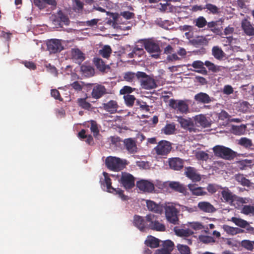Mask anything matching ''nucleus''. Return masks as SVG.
I'll use <instances>...</instances> for the list:
<instances>
[{
  "label": "nucleus",
  "instance_id": "nucleus-33",
  "mask_svg": "<svg viewBox=\"0 0 254 254\" xmlns=\"http://www.w3.org/2000/svg\"><path fill=\"white\" fill-rule=\"evenodd\" d=\"M223 229L228 234L232 236L245 232L243 229L237 227H231L227 225H224L223 226Z\"/></svg>",
  "mask_w": 254,
  "mask_h": 254
},
{
  "label": "nucleus",
  "instance_id": "nucleus-17",
  "mask_svg": "<svg viewBox=\"0 0 254 254\" xmlns=\"http://www.w3.org/2000/svg\"><path fill=\"white\" fill-rule=\"evenodd\" d=\"M199 211L205 213H211L216 211V209L210 202L207 201H200L197 204Z\"/></svg>",
  "mask_w": 254,
  "mask_h": 254
},
{
  "label": "nucleus",
  "instance_id": "nucleus-44",
  "mask_svg": "<svg viewBox=\"0 0 254 254\" xmlns=\"http://www.w3.org/2000/svg\"><path fill=\"white\" fill-rule=\"evenodd\" d=\"M78 106L85 110H89L91 105L86 101V98H78L77 100Z\"/></svg>",
  "mask_w": 254,
  "mask_h": 254
},
{
  "label": "nucleus",
  "instance_id": "nucleus-29",
  "mask_svg": "<svg viewBox=\"0 0 254 254\" xmlns=\"http://www.w3.org/2000/svg\"><path fill=\"white\" fill-rule=\"evenodd\" d=\"M204 65V63L201 61H195L191 64H188L189 66L191 65L194 68L198 69L195 70L196 72L203 75H207L208 72Z\"/></svg>",
  "mask_w": 254,
  "mask_h": 254
},
{
  "label": "nucleus",
  "instance_id": "nucleus-32",
  "mask_svg": "<svg viewBox=\"0 0 254 254\" xmlns=\"http://www.w3.org/2000/svg\"><path fill=\"white\" fill-rule=\"evenodd\" d=\"M123 17L121 14L112 12V26L114 28L121 29L119 25L126 24V21L123 20Z\"/></svg>",
  "mask_w": 254,
  "mask_h": 254
},
{
  "label": "nucleus",
  "instance_id": "nucleus-57",
  "mask_svg": "<svg viewBox=\"0 0 254 254\" xmlns=\"http://www.w3.org/2000/svg\"><path fill=\"white\" fill-rule=\"evenodd\" d=\"M195 156L197 159L202 161H206L209 158V155L203 151L197 152Z\"/></svg>",
  "mask_w": 254,
  "mask_h": 254
},
{
  "label": "nucleus",
  "instance_id": "nucleus-62",
  "mask_svg": "<svg viewBox=\"0 0 254 254\" xmlns=\"http://www.w3.org/2000/svg\"><path fill=\"white\" fill-rule=\"evenodd\" d=\"M11 35L12 34L10 32H5L2 31L0 33V38L4 41L8 43L10 40Z\"/></svg>",
  "mask_w": 254,
  "mask_h": 254
},
{
  "label": "nucleus",
  "instance_id": "nucleus-18",
  "mask_svg": "<svg viewBox=\"0 0 254 254\" xmlns=\"http://www.w3.org/2000/svg\"><path fill=\"white\" fill-rule=\"evenodd\" d=\"M133 224L139 230L144 231L146 229V218L135 215L133 217Z\"/></svg>",
  "mask_w": 254,
  "mask_h": 254
},
{
  "label": "nucleus",
  "instance_id": "nucleus-41",
  "mask_svg": "<svg viewBox=\"0 0 254 254\" xmlns=\"http://www.w3.org/2000/svg\"><path fill=\"white\" fill-rule=\"evenodd\" d=\"M204 65L207 67L208 70L213 72H217L221 70L220 66L214 64L209 61L204 62Z\"/></svg>",
  "mask_w": 254,
  "mask_h": 254
},
{
  "label": "nucleus",
  "instance_id": "nucleus-54",
  "mask_svg": "<svg viewBox=\"0 0 254 254\" xmlns=\"http://www.w3.org/2000/svg\"><path fill=\"white\" fill-rule=\"evenodd\" d=\"M112 193L118 195L123 200H127V196L124 194V191L121 189H116L112 187Z\"/></svg>",
  "mask_w": 254,
  "mask_h": 254
},
{
  "label": "nucleus",
  "instance_id": "nucleus-50",
  "mask_svg": "<svg viewBox=\"0 0 254 254\" xmlns=\"http://www.w3.org/2000/svg\"><path fill=\"white\" fill-rule=\"evenodd\" d=\"M204 8L209 11L210 13L213 14H216L219 12V8L216 5L211 3H207L205 6Z\"/></svg>",
  "mask_w": 254,
  "mask_h": 254
},
{
  "label": "nucleus",
  "instance_id": "nucleus-19",
  "mask_svg": "<svg viewBox=\"0 0 254 254\" xmlns=\"http://www.w3.org/2000/svg\"><path fill=\"white\" fill-rule=\"evenodd\" d=\"M169 165L171 169L174 170H180L184 167V161L183 159L174 157L169 159Z\"/></svg>",
  "mask_w": 254,
  "mask_h": 254
},
{
  "label": "nucleus",
  "instance_id": "nucleus-3",
  "mask_svg": "<svg viewBox=\"0 0 254 254\" xmlns=\"http://www.w3.org/2000/svg\"><path fill=\"white\" fill-rule=\"evenodd\" d=\"M212 149L215 156L224 159L230 160L236 157V152L231 148L224 146L216 145Z\"/></svg>",
  "mask_w": 254,
  "mask_h": 254
},
{
  "label": "nucleus",
  "instance_id": "nucleus-60",
  "mask_svg": "<svg viewBox=\"0 0 254 254\" xmlns=\"http://www.w3.org/2000/svg\"><path fill=\"white\" fill-rule=\"evenodd\" d=\"M219 188L222 189V187H219L218 185L210 184L207 187V190L209 193L213 194L215 193Z\"/></svg>",
  "mask_w": 254,
  "mask_h": 254
},
{
  "label": "nucleus",
  "instance_id": "nucleus-26",
  "mask_svg": "<svg viewBox=\"0 0 254 254\" xmlns=\"http://www.w3.org/2000/svg\"><path fill=\"white\" fill-rule=\"evenodd\" d=\"M188 188L191 191L192 195L196 196L205 195L207 192L204 190L203 188L197 187L196 184H189Z\"/></svg>",
  "mask_w": 254,
  "mask_h": 254
},
{
  "label": "nucleus",
  "instance_id": "nucleus-35",
  "mask_svg": "<svg viewBox=\"0 0 254 254\" xmlns=\"http://www.w3.org/2000/svg\"><path fill=\"white\" fill-rule=\"evenodd\" d=\"M160 240L155 237L150 236L148 237L145 241V245L151 248H156L159 246Z\"/></svg>",
  "mask_w": 254,
  "mask_h": 254
},
{
  "label": "nucleus",
  "instance_id": "nucleus-23",
  "mask_svg": "<svg viewBox=\"0 0 254 254\" xmlns=\"http://www.w3.org/2000/svg\"><path fill=\"white\" fill-rule=\"evenodd\" d=\"M80 69L82 75L87 77H91L95 74L94 67L91 65L86 63L81 65Z\"/></svg>",
  "mask_w": 254,
  "mask_h": 254
},
{
  "label": "nucleus",
  "instance_id": "nucleus-9",
  "mask_svg": "<svg viewBox=\"0 0 254 254\" xmlns=\"http://www.w3.org/2000/svg\"><path fill=\"white\" fill-rule=\"evenodd\" d=\"M177 121L180 123L182 127L188 130L190 132H195L197 128L194 124L193 119L190 118L185 119L182 117H176Z\"/></svg>",
  "mask_w": 254,
  "mask_h": 254
},
{
  "label": "nucleus",
  "instance_id": "nucleus-47",
  "mask_svg": "<svg viewBox=\"0 0 254 254\" xmlns=\"http://www.w3.org/2000/svg\"><path fill=\"white\" fill-rule=\"evenodd\" d=\"M58 20L61 23H63L64 25H67L69 23V20L67 16L65 15L61 10L57 13Z\"/></svg>",
  "mask_w": 254,
  "mask_h": 254
},
{
  "label": "nucleus",
  "instance_id": "nucleus-58",
  "mask_svg": "<svg viewBox=\"0 0 254 254\" xmlns=\"http://www.w3.org/2000/svg\"><path fill=\"white\" fill-rule=\"evenodd\" d=\"M189 226L194 230H200L204 228L202 224L198 222H192L189 223Z\"/></svg>",
  "mask_w": 254,
  "mask_h": 254
},
{
  "label": "nucleus",
  "instance_id": "nucleus-30",
  "mask_svg": "<svg viewBox=\"0 0 254 254\" xmlns=\"http://www.w3.org/2000/svg\"><path fill=\"white\" fill-rule=\"evenodd\" d=\"M106 93V89L104 86L101 85H98L93 88L91 95L93 98L99 99Z\"/></svg>",
  "mask_w": 254,
  "mask_h": 254
},
{
  "label": "nucleus",
  "instance_id": "nucleus-53",
  "mask_svg": "<svg viewBox=\"0 0 254 254\" xmlns=\"http://www.w3.org/2000/svg\"><path fill=\"white\" fill-rule=\"evenodd\" d=\"M241 246L247 250L252 251L254 249L253 241L245 240L242 241Z\"/></svg>",
  "mask_w": 254,
  "mask_h": 254
},
{
  "label": "nucleus",
  "instance_id": "nucleus-64",
  "mask_svg": "<svg viewBox=\"0 0 254 254\" xmlns=\"http://www.w3.org/2000/svg\"><path fill=\"white\" fill-rule=\"evenodd\" d=\"M75 91H80L83 88V85L79 81H74L70 85Z\"/></svg>",
  "mask_w": 254,
  "mask_h": 254
},
{
  "label": "nucleus",
  "instance_id": "nucleus-45",
  "mask_svg": "<svg viewBox=\"0 0 254 254\" xmlns=\"http://www.w3.org/2000/svg\"><path fill=\"white\" fill-rule=\"evenodd\" d=\"M99 53L104 58L108 59L111 53V48L109 46H105L102 49L99 51Z\"/></svg>",
  "mask_w": 254,
  "mask_h": 254
},
{
  "label": "nucleus",
  "instance_id": "nucleus-49",
  "mask_svg": "<svg viewBox=\"0 0 254 254\" xmlns=\"http://www.w3.org/2000/svg\"><path fill=\"white\" fill-rule=\"evenodd\" d=\"M124 141L118 136H112V145H114L117 149H122Z\"/></svg>",
  "mask_w": 254,
  "mask_h": 254
},
{
  "label": "nucleus",
  "instance_id": "nucleus-8",
  "mask_svg": "<svg viewBox=\"0 0 254 254\" xmlns=\"http://www.w3.org/2000/svg\"><path fill=\"white\" fill-rule=\"evenodd\" d=\"M144 48L149 53L152 54L151 56L155 59L159 57L161 50L158 44L151 41H147L144 43Z\"/></svg>",
  "mask_w": 254,
  "mask_h": 254
},
{
  "label": "nucleus",
  "instance_id": "nucleus-55",
  "mask_svg": "<svg viewBox=\"0 0 254 254\" xmlns=\"http://www.w3.org/2000/svg\"><path fill=\"white\" fill-rule=\"evenodd\" d=\"M241 212L246 215L254 214V206L250 205H246L242 208Z\"/></svg>",
  "mask_w": 254,
  "mask_h": 254
},
{
  "label": "nucleus",
  "instance_id": "nucleus-61",
  "mask_svg": "<svg viewBox=\"0 0 254 254\" xmlns=\"http://www.w3.org/2000/svg\"><path fill=\"white\" fill-rule=\"evenodd\" d=\"M124 78L125 80L131 82L135 78V73L132 72H127L125 73Z\"/></svg>",
  "mask_w": 254,
  "mask_h": 254
},
{
  "label": "nucleus",
  "instance_id": "nucleus-28",
  "mask_svg": "<svg viewBox=\"0 0 254 254\" xmlns=\"http://www.w3.org/2000/svg\"><path fill=\"white\" fill-rule=\"evenodd\" d=\"M169 187L170 189L175 191L186 194L187 192L186 188L178 182H171L169 184Z\"/></svg>",
  "mask_w": 254,
  "mask_h": 254
},
{
  "label": "nucleus",
  "instance_id": "nucleus-37",
  "mask_svg": "<svg viewBox=\"0 0 254 254\" xmlns=\"http://www.w3.org/2000/svg\"><path fill=\"white\" fill-rule=\"evenodd\" d=\"M174 230L176 235L180 237H189L193 233L189 229H183L175 227Z\"/></svg>",
  "mask_w": 254,
  "mask_h": 254
},
{
  "label": "nucleus",
  "instance_id": "nucleus-6",
  "mask_svg": "<svg viewBox=\"0 0 254 254\" xmlns=\"http://www.w3.org/2000/svg\"><path fill=\"white\" fill-rule=\"evenodd\" d=\"M169 106L181 113H187L189 110L188 105L185 101L176 100L171 99L169 102Z\"/></svg>",
  "mask_w": 254,
  "mask_h": 254
},
{
  "label": "nucleus",
  "instance_id": "nucleus-20",
  "mask_svg": "<svg viewBox=\"0 0 254 254\" xmlns=\"http://www.w3.org/2000/svg\"><path fill=\"white\" fill-rule=\"evenodd\" d=\"M124 144L129 153H134L137 152V147L134 139L132 138L125 139L124 140Z\"/></svg>",
  "mask_w": 254,
  "mask_h": 254
},
{
  "label": "nucleus",
  "instance_id": "nucleus-4",
  "mask_svg": "<svg viewBox=\"0 0 254 254\" xmlns=\"http://www.w3.org/2000/svg\"><path fill=\"white\" fill-rule=\"evenodd\" d=\"M164 208L167 220L170 223L174 225L178 224L179 218L178 214L179 211L173 204L168 203L166 204Z\"/></svg>",
  "mask_w": 254,
  "mask_h": 254
},
{
  "label": "nucleus",
  "instance_id": "nucleus-56",
  "mask_svg": "<svg viewBox=\"0 0 254 254\" xmlns=\"http://www.w3.org/2000/svg\"><path fill=\"white\" fill-rule=\"evenodd\" d=\"M135 88H132L129 86H124L120 91V93L121 95H130V93H132L135 90Z\"/></svg>",
  "mask_w": 254,
  "mask_h": 254
},
{
  "label": "nucleus",
  "instance_id": "nucleus-2",
  "mask_svg": "<svg viewBox=\"0 0 254 254\" xmlns=\"http://www.w3.org/2000/svg\"><path fill=\"white\" fill-rule=\"evenodd\" d=\"M112 178L118 181L126 189H131L135 185V178L127 172H121L120 175L112 174Z\"/></svg>",
  "mask_w": 254,
  "mask_h": 254
},
{
  "label": "nucleus",
  "instance_id": "nucleus-39",
  "mask_svg": "<svg viewBox=\"0 0 254 254\" xmlns=\"http://www.w3.org/2000/svg\"><path fill=\"white\" fill-rule=\"evenodd\" d=\"M195 26L199 28L204 27L207 24V21L203 16H199L193 20Z\"/></svg>",
  "mask_w": 254,
  "mask_h": 254
},
{
  "label": "nucleus",
  "instance_id": "nucleus-14",
  "mask_svg": "<svg viewBox=\"0 0 254 254\" xmlns=\"http://www.w3.org/2000/svg\"><path fill=\"white\" fill-rule=\"evenodd\" d=\"M103 177L100 179V183L101 188L109 192H111V180L110 175L106 172H103Z\"/></svg>",
  "mask_w": 254,
  "mask_h": 254
},
{
  "label": "nucleus",
  "instance_id": "nucleus-25",
  "mask_svg": "<svg viewBox=\"0 0 254 254\" xmlns=\"http://www.w3.org/2000/svg\"><path fill=\"white\" fill-rule=\"evenodd\" d=\"M33 2L40 9L46 8L48 5L56 6L57 4L56 0H33Z\"/></svg>",
  "mask_w": 254,
  "mask_h": 254
},
{
  "label": "nucleus",
  "instance_id": "nucleus-42",
  "mask_svg": "<svg viewBox=\"0 0 254 254\" xmlns=\"http://www.w3.org/2000/svg\"><path fill=\"white\" fill-rule=\"evenodd\" d=\"M162 249L169 252L171 254L174 249V244L172 241L168 240L162 242Z\"/></svg>",
  "mask_w": 254,
  "mask_h": 254
},
{
  "label": "nucleus",
  "instance_id": "nucleus-27",
  "mask_svg": "<svg viewBox=\"0 0 254 254\" xmlns=\"http://www.w3.org/2000/svg\"><path fill=\"white\" fill-rule=\"evenodd\" d=\"M194 100L199 103L208 104L210 103L212 100L209 96L203 92H200L194 96Z\"/></svg>",
  "mask_w": 254,
  "mask_h": 254
},
{
  "label": "nucleus",
  "instance_id": "nucleus-12",
  "mask_svg": "<svg viewBox=\"0 0 254 254\" xmlns=\"http://www.w3.org/2000/svg\"><path fill=\"white\" fill-rule=\"evenodd\" d=\"M241 27L244 33L248 36L254 35V24L251 23L248 19H242L241 23Z\"/></svg>",
  "mask_w": 254,
  "mask_h": 254
},
{
  "label": "nucleus",
  "instance_id": "nucleus-51",
  "mask_svg": "<svg viewBox=\"0 0 254 254\" xmlns=\"http://www.w3.org/2000/svg\"><path fill=\"white\" fill-rule=\"evenodd\" d=\"M175 129V126L173 124H169L166 125L162 129V130L166 134H171L174 133Z\"/></svg>",
  "mask_w": 254,
  "mask_h": 254
},
{
  "label": "nucleus",
  "instance_id": "nucleus-5",
  "mask_svg": "<svg viewBox=\"0 0 254 254\" xmlns=\"http://www.w3.org/2000/svg\"><path fill=\"white\" fill-rule=\"evenodd\" d=\"M172 149L171 144L166 140H161L154 147L153 151L158 156H166Z\"/></svg>",
  "mask_w": 254,
  "mask_h": 254
},
{
  "label": "nucleus",
  "instance_id": "nucleus-24",
  "mask_svg": "<svg viewBox=\"0 0 254 254\" xmlns=\"http://www.w3.org/2000/svg\"><path fill=\"white\" fill-rule=\"evenodd\" d=\"M93 62L97 69L101 72H105L106 69L110 68L109 65L106 64L105 62L100 58H94Z\"/></svg>",
  "mask_w": 254,
  "mask_h": 254
},
{
  "label": "nucleus",
  "instance_id": "nucleus-31",
  "mask_svg": "<svg viewBox=\"0 0 254 254\" xmlns=\"http://www.w3.org/2000/svg\"><path fill=\"white\" fill-rule=\"evenodd\" d=\"M142 87L145 89H151L156 87V84L154 79L147 76L141 80Z\"/></svg>",
  "mask_w": 254,
  "mask_h": 254
},
{
  "label": "nucleus",
  "instance_id": "nucleus-22",
  "mask_svg": "<svg viewBox=\"0 0 254 254\" xmlns=\"http://www.w3.org/2000/svg\"><path fill=\"white\" fill-rule=\"evenodd\" d=\"M146 206L149 211L156 213L161 214L163 210V206L162 205L157 204L152 200H147Z\"/></svg>",
  "mask_w": 254,
  "mask_h": 254
},
{
  "label": "nucleus",
  "instance_id": "nucleus-40",
  "mask_svg": "<svg viewBox=\"0 0 254 254\" xmlns=\"http://www.w3.org/2000/svg\"><path fill=\"white\" fill-rule=\"evenodd\" d=\"M123 98L124 99L125 104L128 107H132L136 100L135 97L132 95H124Z\"/></svg>",
  "mask_w": 254,
  "mask_h": 254
},
{
  "label": "nucleus",
  "instance_id": "nucleus-36",
  "mask_svg": "<svg viewBox=\"0 0 254 254\" xmlns=\"http://www.w3.org/2000/svg\"><path fill=\"white\" fill-rule=\"evenodd\" d=\"M236 181L244 187H250L252 183L249 179L246 178L243 174H236L235 176Z\"/></svg>",
  "mask_w": 254,
  "mask_h": 254
},
{
  "label": "nucleus",
  "instance_id": "nucleus-43",
  "mask_svg": "<svg viewBox=\"0 0 254 254\" xmlns=\"http://www.w3.org/2000/svg\"><path fill=\"white\" fill-rule=\"evenodd\" d=\"M238 144L246 148H249L253 145L252 140L246 137H242L240 139Z\"/></svg>",
  "mask_w": 254,
  "mask_h": 254
},
{
  "label": "nucleus",
  "instance_id": "nucleus-52",
  "mask_svg": "<svg viewBox=\"0 0 254 254\" xmlns=\"http://www.w3.org/2000/svg\"><path fill=\"white\" fill-rule=\"evenodd\" d=\"M83 2L80 0H74L73 4V8L75 11H81L83 8Z\"/></svg>",
  "mask_w": 254,
  "mask_h": 254
},
{
  "label": "nucleus",
  "instance_id": "nucleus-38",
  "mask_svg": "<svg viewBox=\"0 0 254 254\" xmlns=\"http://www.w3.org/2000/svg\"><path fill=\"white\" fill-rule=\"evenodd\" d=\"M212 54L217 60H221L225 56V53L218 46H214L212 49Z\"/></svg>",
  "mask_w": 254,
  "mask_h": 254
},
{
  "label": "nucleus",
  "instance_id": "nucleus-21",
  "mask_svg": "<svg viewBox=\"0 0 254 254\" xmlns=\"http://www.w3.org/2000/svg\"><path fill=\"white\" fill-rule=\"evenodd\" d=\"M185 174L186 176L193 182H199L201 179L200 175L196 173V170L193 167H188Z\"/></svg>",
  "mask_w": 254,
  "mask_h": 254
},
{
  "label": "nucleus",
  "instance_id": "nucleus-16",
  "mask_svg": "<svg viewBox=\"0 0 254 254\" xmlns=\"http://www.w3.org/2000/svg\"><path fill=\"white\" fill-rule=\"evenodd\" d=\"M222 196L221 200L223 202L232 203L237 197V196L233 194L228 188H225L221 192Z\"/></svg>",
  "mask_w": 254,
  "mask_h": 254
},
{
  "label": "nucleus",
  "instance_id": "nucleus-48",
  "mask_svg": "<svg viewBox=\"0 0 254 254\" xmlns=\"http://www.w3.org/2000/svg\"><path fill=\"white\" fill-rule=\"evenodd\" d=\"M178 250L180 254H190V250L189 246L187 245L178 244L177 246Z\"/></svg>",
  "mask_w": 254,
  "mask_h": 254
},
{
  "label": "nucleus",
  "instance_id": "nucleus-59",
  "mask_svg": "<svg viewBox=\"0 0 254 254\" xmlns=\"http://www.w3.org/2000/svg\"><path fill=\"white\" fill-rule=\"evenodd\" d=\"M91 127L90 130L93 133V135L94 136H96L99 133V130L98 129L97 125L96 122L95 121L91 120Z\"/></svg>",
  "mask_w": 254,
  "mask_h": 254
},
{
  "label": "nucleus",
  "instance_id": "nucleus-1",
  "mask_svg": "<svg viewBox=\"0 0 254 254\" xmlns=\"http://www.w3.org/2000/svg\"><path fill=\"white\" fill-rule=\"evenodd\" d=\"M145 218H146V229L159 232H164L166 230L165 225L159 220V216L150 213L147 214Z\"/></svg>",
  "mask_w": 254,
  "mask_h": 254
},
{
  "label": "nucleus",
  "instance_id": "nucleus-15",
  "mask_svg": "<svg viewBox=\"0 0 254 254\" xmlns=\"http://www.w3.org/2000/svg\"><path fill=\"white\" fill-rule=\"evenodd\" d=\"M136 187L144 192H151L154 189V184L147 180H141L137 181Z\"/></svg>",
  "mask_w": 254,
  "mask_h": 254
},
{
  "label": "nucleus",
  "instance_id": "nucleus-34",
  "mask_svg": "<svg viewBox=\"0 0 254 254\" xmlns=\"http://www.w3.org/2000/svg\"><path fill=\"white\" fill-rule=\"evenodd\" d=\"M71 55L73 59L76 60L78 62L81 63L85 59L84 54L77 48L72 49Z\"/></svg>",
  "mask_w": 254,
  "mask_h": 254
},
{
  "label": "nucleus",
  "instance_id": "nucleus-10",
  "mask_svg": "<svg viewBox=\"0 0 254 254\" xmlns=\"http://www.w3.org/2000/svg\"><path fill=\"white\" fill-rule=\"evenodd\" d=\"M194 126L196 127H202L203 128L209 127L211 126V121L208 120L205 115L200 114L193 117Z\"/></svg>",
  "mask_w": 254,
  "mask_h": 254
},
{
  "label": "nucleus",
  "instance_id": "nucleus-63",
  "mask_svg": "<svg viewBox=\"0 0 254 254\" xmlns=\"http://www.w3.org/2000/svg\"><path fill=\"white\" fill-rule=\"evenodd\" d=\"M121 15L124 18L127 20H128L131 18H133L134 17L135 14L134 13L126 11L121 12Z\"/></svg>",
  "mask_w": 254,
  "mask_h": 254
},
{
  "label": "nucleus",
  "instance_id": "nucleus-46",
  "mask_svg": "<svg viewBox=\"0 0 254 254\" xmlns=\"http://www.w3.org/2000/svg\"><path fill=\"white\" fill-rule=\"evenodd\" d=\"M144 53V51L143 48L136 47H134L132 51L129 54V56L130 58H133L136 56L138 57H140Z\"/></svg>",
  "mask_w": 254,
  "mask_h": 254
},
{
  "label": "nucleus",
  "instance_id": "nucleus-11",
  "mask_svg": "<svg viewBox=\"0 0 254 254\" xmlns=\"http://www.w3.org/2000/svg\"><path fill=\"white\" fill-rule=\"evenodd\" d=\"M128 164L126 159L112 156V171H120L126 168Z\"/></svg>",
  "mask_w": 254,
  "mask_h": 254
},
{
  "label": "nucleus",
  "instance_id": "nucleus-7",
  "mask_svg": "<svg viewBox=\"0 0 254 254\" xmlns=\"http://www.w3.org/2000/svg\"><path fill=\"white\" fill-rule=\"evenodd\" d=\"M47 50L50 54H56L60 52L64 49L61 40L56 39H52L47 42Z\"/></svg>",
  "mask_w": 254,
  "mask_h": 254
},
{
  "label": "nucleus",
  "instance_id": "nucleus-13",
  "mask_svg": "<svg viewBox=\"0 0 254 254\" xmlns=\"http://www.w3.org/2000/svg\"><path fill=\"white\" fill-rule=\"evenodd\" d=\"M230 221L234 223L237 226L241 228L246 229L247 232H252L254 231L253 227L250 225L249 223L241 218L232 217Z\"/></svg>",
  "mask_w": 254,
  "mask_h": 254
}]
</instances>
